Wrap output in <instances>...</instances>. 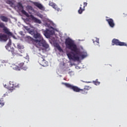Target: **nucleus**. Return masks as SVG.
Wrapping results in <instances>:
<instances>
[{
  "mask_svg": "<svg viewBox=\"0 0 127 127\" xmlns=\"http://www.w3.org/2000/svg\"><path fill=\"white\" fill-rule=\"evenodd\" d=\"M65 44L66 48L71 51L70 53L66 54L69 60L79 61L80 60V57H81L82 59L87 57V54L81 55V52L78 49L77 45L75 44L74 41L70 39V38H67L65 39Z\"/></svg>",
  "mask_w": 127,
  "mask_h": 127,
  "instance_id": "obj_1",
  "label": "nucleus"
},
{
  "mask_svg": "<svg viewBox=\"0 0 127 127\" xmlns=\"http://www.w3.org/2000/svg\"><path fill=\"white\" fill-rule=\"evenodd\" d=\"M34 38L36 39L34 40V42H35L36 46L38 47V48H40L41 47H44V48L46 49L49 48V45L44 40L42 35L38 33V32L35 35Z\"/></svg>",
  "mask_w": 127,
  "mask_h": 127,
  "instance_id": "obj_2",
  "label": "nucleus"
},
{
  "mask_svg": "<svg viewBox=\"0 0 127 127\" xmlns=\"http://www.w3.org/2000/svg\"><path fill=\"white\" fill-rule=\"evenodd\" d=\"M17 6L19 9H22L21 12L22 13H23V14H24V15H26L27 17H30L32 20H33L34 22H35V23H39V24H41V20L37 19L36 17H34V16H33V15L32 14H31L30 15H29L28 13H27L26 11H25V10H24V9H23V6L22 5V4L21 3V2H18Z\"/></svg>",
  "mask_w": 127,
  "mask_h": 127,
  "instance_id": "obj_3",
  "label": "nucleus"
},
{
  "mask_svg": "<svg viewBox=\"0 0 127 127\" xmlns=\"http://www.w3.org/2000/svg\"><path fill=\"white\" fill-rule=\"evenodd\" d=\"M38 57V63L39 64H40V65L43 67L48 66V62L45 60V56H42L41 54H39Z\"/></svg>",
  "mask_w": 127,
  "mask_h": 127,
  "instance_id": "obj_4",
  "label": "nucleus"
},
{
  "mask_svg": "<svg viewBox=\"0 0 127 127\" xmlns=\"http://www.w3.org/2000/svg\"><path fill=\"white\" fill-rule=\"evenodd\" d=\"M63 85H64L66 88H68L70 89V90H72L73 92H76V93H79L81 89L77 86L72 85L70 83H63Z\"/></svg>",
  "mask_w": 127,
  "mask_h": 127,
  "instance_id": "obj_5",
  "label": "nucleus"
},
{
  "mask_svg": "<svg viewBox=\"0 0 127 127\" xmlns=\"http://www.w3.org/2000/svg\"><path fill=\"white\" fill-rule=\"evenodd\" d=\"M112 45H116L117 46H127V44L124 42H121L117 39H113L112 41Z\"/></svg>",
  "mask_w": 127,
  "mask_h": 127,
  "instance_id": "obj_6",
  "label": "nucleus"
},
{
  "mask_svg": "<svg viewBox=\"0 0 127 127\" xmlns=\"http://www.w3.org/2000/svg\"><path fill=\"white\" fill-rule=\"evenodd\" d=\"M19 84L17 82H15L14 81L10 82L9 85L7 87L8 90L9 91H11L12 90H14L15 88H19Z\"/></svg>",
  "mask_w": 127,
  "mask_h": 127,
  "instance_id": "obj_7",
  "label": "nucleus"
},
{
  "mask_svg": "<svg viewBox=\"0 0 127 127\" xmlns=\"http://www.w3.org/2000/svg\"><path fill=\"white\" fill-rule=\"evenodd\" d=\"M20 68L23 69V70H26L27 69V65L24 64V63H21L18 64V66H16L13 67V69L17 71H19Z\"/></svg>",
  "mask_w": 127,
  "mask_h": 127,
  "instance_id": "obj_8",
  "label": "nucleus"
},
{
  "mask_svg": "<svg viewBox=\"0 0 127 127\" xmlns=\"http://www.w3.org/2000/svg\"><path fill=\"white\" fill-rule=\"evenodd\" d=\"M8 39L7 35L4 34H0V41L1 42H6Z\"/></svg>",
  "mask_w": 127,
  "mask_h": 127,
  "instance_id": "obj_9",
  "label": "nucleus"
},
{
  "mask_svg": "<svg viewBox=\"0 0 127 127\" xmlns=\"http://www.w3.org/2000/svg\"><path fill=\"white\" fill-rule=\"evenodd\" d=\"M89 90H90V87L89 86H85L83 89H80V92L83 95H87Z\"/></svg>",
  "mask_w": 127,
  "mask_h": 127,
  "instance_id": "obj_10",
  "label": "nucleus"
},
{
  "mask_svg": "<svg viewBox=\"0 0 127 127\" xmlns=\"http://www.w3.org/2000/svg\"><path fill=\"white\" fill-rule=\"evenodd\" d=\"M33 3L35 6L38 7V8H39L41 10H45V7H44L41 3L38 2H34Z\"/></svg>",
  "mask_w": 127,
  "mask_h": 127,
  "instance_id": "obj_11",
  "label": "nucleus"
},
{
  "mask_svg": "<svg viewBox=\"0 0 127 127\" xmlns=\"http://www.w3.org/2000/svg\"><path fill=\"white\" fill-rule=\"evenodd\" d=\"M49 5H50V6H52V7H53V8H54L56 10H57L58 11H60V9L58 7V6H57V5H56L55 3L50 1Z\"/></svg>",
  "mask_w": 127,
  "mask_h": 127,
  "instance_id": "obj_12",
  "label": "nucleus"
},
{
  "mask_svg": "<svg viewBox=\"0 0 127 127\" xmlns=\"http://www.w3.org/2000/svg\"><path fill=\"white\" fill-rule=\"evenodd\" d=\"M106 21L108 22L109 26L110 27L114 28L115 27V22H114V20L112 18L107 19Z\"/></svg>",
  "mask_w": 127,
  "mask_h": 127,
  "instance_id": "obj_13",
  "label": "nucleus"
},
{
  "mask_svg": "<svg viewBox=\"0 0 127 127\" xmlns=\"http://www.w3.org/2000/svg\"><path fill=\"white\" fill-rule=\"evenodd\" d=\"M44 34L46 37H49L51 35H52V31L47 29L44 31Z\"/></svg>",
  "mask_w": 127,
  "mask_h": 127,
  "instance_id": "obj_14",
  "label": "nucleus"
},
{
  "mask_svg": "<svg viewBox=\"0 0 127 127\" xmlns=\"http://www.w3.org/2000/svg\"><path fill=\"white\" fill-rule=\"evenodd\" d=\"M0 19L4 22H7L8 21V18L3 15L0 16Z\"/></svg>",
  "mask_w": 127,
  "mask_h": 127,
  "instance_id": "obj_15",
  "label": "nucleus"
},
{
  "mask_svg": "<svg viewBox=\"0 0 127 127\" xmlns=\"http://www.w3.org/2000/svg\"><path fill=\"white\" fill-rule=\"evenodd\" d=\"M37 32V31L35 29H32L29 31V33L31 34V35H32L33 37L35 36Z\"/></svg>",
  "mask_w": 127,
  "mask_h": 127,
  "instance_id": "obj_16",
  "label": "nucleus"
},
{
  "mask_svg": "<svg viewBox=\"0 0 127 127\" xmlns=\"http://www.w3.org/2000/svg\"><path fill=\"white\" fill-rule=\"evenodd\" d=\"M10 45H11V40L9 39V42L7 43V45L5 46L6 49L7 50H8V51H10Z\"/></svg>",
  "mask_w": 127,
  "mask_h": 127,
  "instance_id": "obj_17",
  "label": "nucleus"
},
{
  "mask_svg": "<svg viewBox=\"0 0 127 127\" xmlns=\"http://www.w3.org/2000/svg\"><path fill=\"white\" fill-rule=\"evenodd\" d=\"M84 10H85V8L82 7V4H81L79 9L78 11V13H79V14H82V13H83V11H84Z\"/></svg>",
  "mask_w": 127,
  "mask_h": 127,
  "instance_id": "obj_18",
  "label": "nucleus"
},
{
  "mask_svg": "<svg viewBox=\"0 0 127 127\" xmlns=\"http://www.w3.org/2000/svg\"><path fill=\"white\" fill-rule=\"evenodd\" d=\"M56 48H57L58 50L60 51V52H63V50L62 49V48H61V47H60V45H59V44H57L56 45Z\"/></svg>",
  "mask_w": 127,
  "mask_h": 127,
  "instance_id": "obj_19",
  "label": "nucleus"
},
{
  "mask_svg": "<svg viewBox=\"0 0 127 127\" xmlns=\"http://www.w3.org/2000/svg\"><path fill=\"white\" fill-rule=\"evenodd\" d=\"M6 3H7L8 4H10V6H12V5H13V3L12 2V1L11 0H8L6 1Z\"/></svg>",
  "mask_w": 127,
  "mask_h": 127,
  "instance_id": "obj_20",
  "label": "nucleus"
},
{
  "mask_svg": "<svg viewBox=\"0 0 127 127\" xmlns=\"http://www.w3.org/2000/svg\"><path fill=\"white\" fill-rule=\"evenodd\" d=\"M99 40L98 38H96L95 41H93V43H95V42H96L97 44H99Z\"/></svg>",
  "mask_w": 127,
  "mask_h": 127,
  "instance_id": "obj_21",
  "label": "nucleus"
},
{
  "mask_svg": "<svg viewBox=\"0 0 127 127\" xmlns=\"http://www.w3.org/2000/svg\"><path fill=\"white\" fill-rule=\"evenodd\" d=\"M17 48L19 49H22V46H21V45H20V44H18L17 45Z\"/></svg>",
  "mask_w": 127,
  "mask_h": 127,
  "instance_id": "obj_22",
  "label": "nucleus"
},
{
  "mask_svg": "<svg viewBox=\"0 0 127 127\" xmlns=\"http://www.w3.org/2000/svg\"><path fill=\"white\" fill-rule=\"evenodd\" d=\"M46 26H48L49 28L53 29V27L50 26V25L48 24V23L46 24Z\"/></svg>",
  "mask_w": 127,
  "mask_h": 127,
  "instance_id": "obj_23",
  "label": "nucleus"
},
{
  "mask_svg": "<svg viewBox=\"0 0 127 127\" xmlns=\"http://www.w3.org/2000/svg\"><path fill=\"white\" fill-rule=\"evenodd\" d=\"M84 6H83V8H85V7H86V6H87V4H88V3H87L86 2H84L83 3Z\"/></svg>",
  "mask_w": 127,
  "mask_h": 127,
  "instance_id": "obj_24",
  "label": "nucleus"
},
{
  "mask_svg": "<svg viewBox=\"0 0 127 127\" xmlns=\"http://www.w3.org/2000/svg\"><path fill=\"white\" fill-rule=\"evenodd\" d=\"M27 38L28 39H30V40H31V41H32V40H33V38H31L30 36L27 37Z\"/></svg>",
  "mask_w": 127,
  "mask_h": 127,
  "instance_id": "obj_25",
  "label": "nucleus"
},
{
  "mask_svg": "<svg viewBox=\"0 0 127 127\" xmlns=\"http://www.w3.org/2000/svg\"><path fill=\"white\" fill-rule=\"evenodd\" d=\"M39 51H42L43 52L44 49L43 48H41L40 49H39Z\"/></svg>",
  "mask_w": 127,
  "mask_h": 127,
  "instance_id": "obj_26",
  "label": "nucleus"
},
{
  "mask_svg": "<svg viewBox=\"0 0 127 127\" xmlns=\"http://www.w3.org/2000/svg\"><path fill=\"white\" fill-rule=\"evenodd\" d=\"M0 105H1V106H2H2L4 105V103L0 102Z\"/></svg>",
  "mask_w": 127,
  "mask_h": 127,
  "instance_id": "obj_27",
  "label": "nucleus"
},
{
  "mask_svg": "<svg viewBox=\"0 0 127 127\" xmlns=\"http://www.w3.org/2000/svg\"><path fill=\"white\" fill-rule=\"evenodd\" d=\"M1 66H2V67H3V66H5V64L2 63V64H1L0 65V67H1Z\"/></svg>",
  "mask_w": 127,
  "mask_h": 127,
  "instance_id": "obj_28",
  "label": "nucleus"
}]
</instances>
